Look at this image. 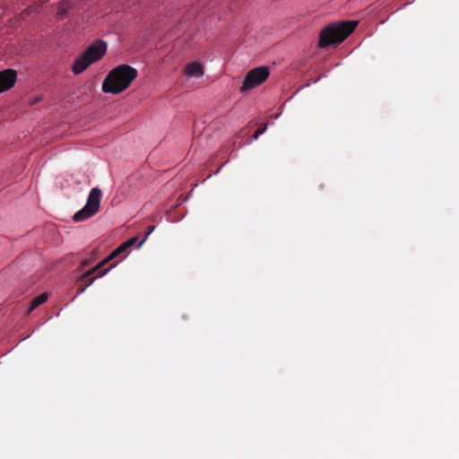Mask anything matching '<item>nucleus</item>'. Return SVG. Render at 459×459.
<instances>
[{
    "label": "nucleus",
    "mask_w": 459,
    "mask_h": 459,
    "mask_svg": "<svg viewBox=\"0 0 459 459\" xmlns=\"http://www.w3.org/2000/svg\"><path fill=\"white\" fill-rule=\"evenodd\" d=\"M138 72L128 65H120L113 68L102 82V91L117 94L129 87L137 77Z\"/></svg>",
    "instance_id": "nucleus-1"
},
{
    "label": "nucleus",
    "mask_w": 459,
    "mask_h": 459,
    "mask_svg": "<svg viewBox=\"0 0 459 459\" xmlns=\"http://www.w3.org/2000/svg\"><path fill=\"white\" fill-rule=\"evenodd\" d=\"M357 25V21H342L325 26L319 34V47L325 48L339 45L354 31Z\"/></svg>",
    "instance_id": "nucleus-2"
},
{
    "label": "nucleus",
    "mask_w": 459,
    "mask_h": 459,
    "mask_svg": "<svg viewBox=\"0 0 459 459\" xmlns=\"http://www.w3.org/2000/svg\"><path fill=\"white\" fill-rule=\"evenodd\" d=\"M107 51V43L98 40L91 44L81 56H79L73 66L72 72L79 74L86 70L91 64L100 60Z\"/></svg>",
    "instance_id": "nucleus-3"
},
{
    "label": "nucleus",
    "mask_w": 459,
    "mask_h": 459,
    "mask_svg": "<svg viewBox=\"0 0 459 459\" xmlns=\"http://www.w3.org/2000/svg\"><path fill=\"white\" fill-rule=\"evenodd\" d=\"M101 196V190L99 187H93L90 191L86 204L74 213L73 220L74 221H83L95 215L100 211Z\"/></svg>",
    "instance_id": "nucleus-4"
},
{
    "label": "nucleus",
    "mask_w": 459,
    "mask_h": 459,
    "mask_svg": "<svg viewBox=\"0 0 459 459\" xmlns=\"http://www.w3.org/2000/svg\"><path fill=\"white\" fill-rule=\"evenodd\" d=\"M269 74L270 72L267 66H259L250 70L245 77L240 91H246L259 86L266 81Z\"/></svg>",
    "instance_id": "nucleus-5"
},
{
    "label": "nucleus",
    "mask_w": 459,
    "mask_h": 459,
    "mask_svg": "<svg viewBox=\"0 0 459 459\" xmlns=\"http://www.w3.org/2000/svg\"><path fill=\"white\" fill-rule=\"evenodd\" d=\"M138 241L137 237H133L124 243H122L119 247H117L115 250H113L108 256H107L105 259H103L101 262H100L97 265L92 267L89 272L82 277V280L86 279L90 274L97 273L100 268H102L104 265H106L109 261L113 260L117 256L120 255L124 252H126L128 248H130L132 246L135 245Z\"/></svg>",
    "instance_id": "nucleus-6"
},
{
    "label": "nucleus",
    "mask_w": 459,
    "mask_h": 459,
    "mask_svg": "<svg viewBox=\"0 0 459 459\" xmlns=\"http://www.w3.org/2000/svg\"><path fill=\"white\" fill-rule=\"evenodd\" d=\"M17 73L13 69L0 72V93L12 89L16 82Z\"/></svg>",
    "instance_id": "nucleus-7"
},
{
    "label": "nucleus",
    "mask_w": 459,
    "mask_h": 459,
    "mask_svg": "<svg viewBox=\"0 0 459 459\" xmlns=\"http://www.w3.org/2000/svg\"><path fill=\"white\" fill-rule=\"evenodd\" d=\"M186 73L189 76L200 77L203 75L204 70L199 63L193 62L186 66Z\"/></svg>",
    "instance_id": "nucleus-8"
},
{
    "label": "nucleus",
    "mask_w": 459,
    "mask_h": 459,
    "mask_svg": "<svg viewBox=\"0 0 459 459\" xmlns=\"http://www.w3.org/2000/svg\"><path fill=\"white\" fill-rule=\"evenodd\" d=\"M48 299V294L42 293L39 295L38 297L34 298L30 302V307L29 309V312L33 311L35 308H37L39 306L46 302Z\"/></svg>",
    "instance_id": "nucleus-9"
},
{
    "label": "nucleus",
    "mask_w": 459,
    "mask_h": 459,
    "mask_svg": "<svg viewBox=\"0 0 459 459\" xmlns=\"http://www.w3.org/2000/svg\"><path fill=\"white\" fill-rule=\"evenodd\" d=\"M108 269H102L100 268L98 272H99V275L97 276L98 277H101L103 275H105L108 272ZM89 271H87L85 273H83L80 278H79V281L80 282H84L85 284H87L89 282V280L91 278V276L93 274H90L86 279L82 280V277L88 273ZM96 279V277H94Z\"/></svg>",
    "instance_id": "nucleus-10"
},
{
    "label": "nucleus",
    "mask_w": 459,
    "mask_h": 459,
    "mask_svg": "<svg viewBox=\"0 0 459 459\" xmlns=\"http://www.w3.org/2000/svg\"><path fill=\"white\" fill-rule=\"evenodd\" d=\"M154 229H155L154 225L148 227V230H147L144 238L139 242L138 247H140L144 243V241L147 239L148 236L154 230Z\"/></svg>",
    "instance_id": "nucleus-11"
},
{
    "label": "nucleus",
    "mask_w": 459,
    "mask_h": 459,
    "mask_svg": "<svg viewBox=\"0 0 459 459\" xmlns=\"http://www.w3.org/2000/svg\"><path fill=\"white\" fill-rule=\"evenodd\" d=\"M266 128L267 125L265 124L263 127L256 129L253 135L254 139H257L261 134H263L265 132Z\"/></svg>",
    "instance_id": "nucleus-12"
},
{
    "label": "nucleus",
    "mask_w": 459,
    "mask_h": 459,
    "mask_svg": "<svg viewBox=\"0 0 459 459\" xmlns=\"http://www.w3.org/2000/svg\"><path fill=\"white\" fill-rule=\"evenodd\" d=\"M94 281H95V278H91V279L89 280V282H88L87 284H84V286H83V287L80 288V289L77 290V294H81V293L84 292V291H85V290L94 282Z\"/></svg>",
    "instance_id": "nucleus-13"
},
{
    "label": "nucleus",
    "mask_w": 459,
    "mask_h": 459,
    "mask_svg": "<svg viewBox=\"0 0 459 459\" xmlns=\"http://www.w3.org/2000/svg\"><path fill=\"white\" fill-rule=\"evenodd\" d=\"M90 264H91V261L90 260H88V259L82 260V263H81V265H80V270L85 269Z\"/></svg>",
    "instance_id": "nucleus-14"
}]
</instances>
